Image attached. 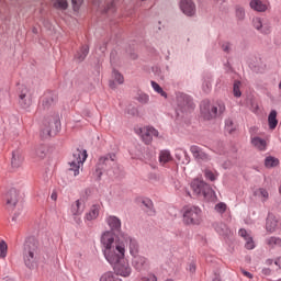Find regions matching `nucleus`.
<instances>
[{"label":"nucleus","instance_id":"45","mask_svg":"<svg viewBox=\"0 0 281 281\" xmlns=\"http://www.w3.org/2000/svg\"><path fill=\"white\" fill-rule=\"evenodd\" d=\"M69 4L67 3V0H56L55 8H58L59 10H67Z\"/></svg>","mask_w":281,"mask_h":281},{"label":"nucleus","instance_id":"64","mask_svg":"<svg viewBox=\"0 0 281 281\" xmlns=\"http://www.w3.org/2000/svg\"><path fill=\"white\" fill-rule=\"evenodd\" d=\"M7 281H12L11 279L7 280Z\"/></svg>","mask_w":281,"mask_h":281},{"label":"nucleus","instance_id":"44","mask_svg":"<svg viewBox=\"0 0 281 281\" xmlns=\"http://www.w3.org/2000/svg\"><path fill=\"white\" fill-rule=\"evenodd\" d=\"M215 212H217V214H225V212H227V204L224 202L217 203L215 205Z\"/></svg>","mask_w":281,"mask_h":281},{"label":"nucleus","instance_id":"49","mask_svg":"<svg viewBox=\"0 0 281 281\" xmlns=\"http://www.w3.org/2000/svg\"><path fill=\"white\" fill-rule=\"evenodd\" d=\"M139 281H157V276L148 274L147 277H143Z\"/></svg>","mask_w":281,"mask_h":281},{"label":"nucleus","instance_id":"57","mask_svg":"<svg viewBox=\"0 0 281 281\" xmlns=\"http://www.w3.org/2000/svg\"><path fill=\"white\" fill-rule=\"evenodd\" d=\"M100 50H101V54H104V52H106V46H101Z\"/></svg>","mask_w":281,"mask_h":281},{"label":"nucleus","instance_id":"21","mask_svg":"<svg viewBox=\"0 0 281 281\" xmlns=\"http://www.w3.org/2000/svg\"><path fill=\"white\" fill-rule=\"evenodd\" d=\"M266 229L267 232H270V234H273V232L278 229V218H276V215L271 213L268 214L266 220Z\"/></svg>","mask_w":281,"mask_h":281},{"label":"nucleus","instance_id":"27","mask_svg":"<svg viewBox=\"0 0 281 281\" xmlns=\"http://www.w3.org/2000/svg\"><path fill=\"white\" fill-rule=\"evenodd\" d=\"M249 5L251 10H255V12H267V4L261 0H251Z\"/></svg>","mask_w":281,"mask_h":281},{"label":"nucleus","instance_id":"14","mask_svg":"<svg viewBox=\"0 0 281 281\" xmlns=\"http://www.w3.org/2000/svg\"><path fill=\"white\" fill-rule=\"evenodd\" d=\"M132 267L135 271H146L150 267V261L142 255H136L132 257Z\"/></svg>","mask_w":281,"mask_h":281},{"label":"nucleus","instance_id":"41","mask_svg":"<svg viewBox=\"0 0 281 281\" xmlns=\"http://www.w3.org/2000/svg\"><path fill=\"white\" fill-rule=\"evenodd\" d=\"M112 76H113L114 80L117 82V85H124V76H122V74H120V71L114 69L112 71Z\"/></svg>","mask_w":281,"mask_h":281},{"label":"nucleus","instance_id":"53","mask_svg":"<svg viewBox=\"0 0 281 281\" xmlns=\"http://www.w3.org/2000/svg\"><path fill=\"white\" fill-rule=\"evenodd\" d=\"M205 87H206V89H207V91H210V89H212V81H204L203 82V89H205Z\"/></svg>","mask_w":281,"mask_h":281},{"label":"nucleus","instance_id":"12","mask_svg":"<svg viewBox=\"0 0 281 281\" xmlns=\"http://www.w3.org/2000/svg\"><path fill=\"white\" fill-rule=\"evenodd\" d=\"M190 151L194 157L195 161H199V164H207V161H212V156L196 145H192L190 147Z\"/></svg>","mask_w":281,"mask_h":281},{"label":"nucleus","instance_id":"39","mask_svg":"<svg viewBox=\"0 0 281 281\" xmlns=\"http://www.w3.org/2000/svg\"><path fill=\"white\" fill-rule=\"evenodd\" d=\"M225 132L228 133L229 135H232V133H234V131H236V126H234V121H232V119H227L225 121Z\"/></svg>","mask_w":281,"mask_h":281},{"label":"nucleus","instance_id":"4","mask_svg":"<svg viewBox=\"0 0 281 281\" xmlns=\"http://www.w3.org/2000/svg\"><path fill=\"white\" fill-rule=\"evenodd\" d=\"M200 113L204 120H216L225 113V103L217 101L212 104L210 100H203L200 104Z\"/></svg>","mask_w":281,"mask_h":281},{"label":"nucleus","instance_id":"61","mask_svg":"<svg viewBox=\"0 0 281 281\" xmlns=\"http://www.w3.org/2000/svg\"><path fill=\"white\" fill-rule=\"evenodd\" d=\"M212 281H221L220 278H214Z\"/></svg>","mask_w":281,"mask_h":281},{"label":"nucleus","instance_id":"58","mask_svg":"<svg viewBox=\"0 0 281 281\" xmlns=\"http://www.w3.org/2000/svg\"><path fill=\"white\" fill-rule=\"evenodd\" d=\"M111 89H115V81H110Z\"/></svg>","mask_w":281,"mask_h":281},{"label":"nucleus","instance_id":"23","mask_svg":"<svg viewBox=\"0 0 281 281\" xmlns=\"http://www.w3.org/2000/svg\"><path fill=\"white\" fill-rule=\"evenodd\" d=\"M213 227L216 232V234H218V236H229L231 231L229 227H227V224L220 222V223H214Z\"/></svg>","mask_w":281,"mask_h":281},{"label":"nucleus","instance_id":"6","mask_svg":"<svg viewBox=\"0 0 281 281\" xmlns=\"http://www.w3.org/2000/svg\"><path fill=\"white\" fill-rule=\"evenodd\" d=\"M87 157H89V155L87 154V149L77 148L72 153V158L68 164L69 171L74 172V177H78V175H80V167L85 165V161H87Z\"/></svg>","mask_w":281,"mask_h":281},{"label":"nucleus","instance_id":"31","mask_svg":"<svg viewBox=\"0 0 281 281\" xmlns=\"http://www.w3.org/2000/svg\"><path fill=\"white\" fill-rule=\"evenodd\" d=\"M265 166L266 168H277V166H280V159L273 156H267L265 159Z\"/></svg>","mask_w":281,"mask_h":281},{"label":"nucleus","instance_id":"17","mask_svg":"<svg viewBox=\"0 0 281 281\" xmlns=\"http://www.w3.org/2000/svg\"><path fill=\"white\" fill-rule=\"evenodd\" d=\"M252 25L260 34H271V24L262 22L260 18H254Z\"/></svg>","mask_w":281,"mask_h":281},{"label":"nucleus","instance_id":"19","mask_svg":"<svg viewBox=\"0 0 281 281\" xmlns=\"http://www.w3.org/2000/svg\"><path fill=\"white\" fill-rule=\"evenodd\" d=\"M100 216V205L99 204H93L89 212L85 214L83 221L85 223L95 221Z\"/></svg>","mask_w":281,"mask_h":281},{"label":"nucleus","instance_id":"28","mask_svg":"<svg viewBox=\"0 0 281 281\" xmlns=\"http://www.w3.org/2000/svg\"><path fill=\"white\" fill-rule=\"evenodd\" d=\"M268 125L271 131L276 130L278 126V111L271 110L270 114L268 115Z\"/></svg>","mask_w":281,"mask_h":281},{"label":"nucleus","instance_id":"25","mask_svg":"<svg viewBox=\"0 0 281 281\" xmlns=\"http://www.w3.org/2000/svg\"><path fill=\"white\" fill-rule=\"evenodd\" d=\"M250 144L258 150H267V140L258 136L250 137Z\"/></svg>","mask_w":281,"mask_h":281},{"label":"nucleus","instance_id":"43","mask_svg":"<svg viewBox=\"0 0 281 281\" xmlns=\"http://www.w3.org/2000/svg\"><path fill=\"white\" fill-rule=\"evenodd\" d=\"M8 256V244L5 240L0 241V258H5Z\"/></svg>","mask_w":281,"mask_h":281},{"label":"nucleus","instance_id":"18","mask_svg":"<svg viewBox=\"0 0 281 281\" xmlns=\"http://www.w3.org/2000/svg\"><path fill=\"white\" fill-rule=\"evenodd\" d=\"M238 235L246 240V249H256V244L254 243V237L247 232V229L241 228L238 231Z\"/></svg>","mask_w":281,"mask_h":281},{"label":"nucleus","instance_id":"1","mask_svg":"<svg viewBox=\"0 0 281 281\" xmlns=\"http://www.w3.org/2000/svg\"><path fill=\"white\" fill-rule=\"evenodd\" d=\"M103 243L104 246H102V254L106 262L111 265L116 277L120 276L121 278H131L133 274V268L128 261L124 260V258H126L124 256V248L119 246L116 247V251L113 250V247H111V243H113L112 238H108L103 240Z\"/></svg>","mask_w":281,"mask_h":281},{"label":"nucleus","instance_id":"2","mask_svg":"<svg viewBox=\"0 0 281 281\" xmlns=\"http://www.w3.org/2000/svg\"><path fill=\"white\" fill-rule=\"evenodd\" d=\"M109 238L112 239L111 247L113 248V251H117V247H122L124 256L126 257V246L128 245L130 256H132V258L139 256V243L127 233L114 235L111 232H103L101 235V245L104 246V241Z\"/></svg>","mask_w":281,"mask_h":281},{"label":"nucleus","instance_id":"38","mask_svg":"<svg viewBox=\"0 0 281 281\" xmlns=\"http://www.w3.org/2000/svg\"><path fill=\"white\" fill-rule=\"evenodd\" d=\"M235 16H236L237 21H245V16H246L245 8L236 7Z\"/></svg>","mask_w":281,"mask_h":281},{"label":"nucleus","instance_id":"11","mask_svg":"<svg viewBox=\"0 0 281 281\" xmlns=\"http://www.w3.org/2000/svg\"><path fill=\"white\" fill-rule=\"evenodd\" d=\"M105 223L108 227H110V231H105V232H111V234H113L114 236H115V232L117 234H125L124 232H122V220H120V217L115 215H108L105 217Z\"/></svg>","mask_w":281,"mask_h":281},{"label":"nucleus","instance_id":"29","mask_svg":"<svg viewBox=\"0 0 281 281\" xmlns=\"http://www.w3.org/2000/svg\"><path fill=\"white\" fill-rule=\"evenodd\" d=\"M87 56H89V46L83 45L78 53L76 54L75 58L76 60H78V63H82V60H85V58H87Z\"/></svg>","mask_w":281,"mask_h":281},{"label":"nucleus","instance_id":"33","mask_svg":"<svg viewBox=\"0 0 281 281\" xmlns=\"http://www.w3.org/2000/svg\"><path fill=\"white\" fill-rule=\"evenodd\" d=\"M150 85L156 93H159V95H161V98L168 99V93L166 91H164V88H161V86H159V83H157V81H150Z\"/></svg>","mask_w":281,"mask_h":281},{"label":"nucleus","instance_id":"62","mask_svg":"<svg viewBox=\"0 0 281 281\" xmlns=\"http://www.w3.org/2000/svg\"><path fill=\"white\" fill-rule=\"evenodd\" d=\"M251 131H256V127H251V128H250V133H251Z\"/></svg>","mask_w":281,"mask_h":281},{"label":"nucleus","instance_id":"54","mask_svg":"<svg viewBox=\"0 0 281 281\" xmlns=\"http://www.w3.org/2000/svg\"><path fill=\"white\" fill-rule=\"evenodd\" d=\"M21 212H23V210L20 209V212L14 213L12 221H19V216H21Z\"/></svg>","mask_w":281,"mask_h":281},{"label":"nucleus","instance_id":"59","mask_svg":"<svg viewBox=\"0 0 281 281\" xmlns=\"http://www.w3.org/2000/svg\"><path fill=\"white\" fill-rule=\"evenodd\" d=\"M3 95H5V92H3V91L0 90V100L3 99Z\"/></svg>","mask_w":281,"mask_h":281},{"label":"nucleus","instance_id":"36","mask_svg":"<svg viewBox=\"0 0 281 281\" xmlns=\"http://www.w3.org/2000/svg\"><path fill=\"white\" fill-rule=\"evenodd\" d=\"M143 205H145V207H147V214L149 216H154L155 214V209H153V200L150 199H144L143 200Z\"/></svg>","mask_w":281,"mask_h":281},{"label":"nucleus","instance_id":"42","mask_svg":"<svg viewBox=\"0 0 281 281\" xmlns=\"http://www.w3.org/2000/svg\"><path fill=\"white\" fill-rule=\"evenodd\" d=\"M205 179H209V181H216L218 178V173H214L212 170L206 169L204 170Z\"/></svg>","mask_w":281,"mask_h":281},{"label":"nucleus","instance_id":"24","mask_svg":"<svg viewBox=\"0 0 281 281\" xmlns=\"http://www.w3.org/2000/svg\"><path fill=\"white\" fill-rule=\"evenodd\" d=\"M58 100V98L52 93L46 94L43 99H42V106L44 110L50 109V106H54V104H56V101Z\"/></svg>","mask_w":281,"mask_h":281},{"label":"nucleus","instance_id":"60","mask_svg":"<svg viewBox=\"0 0 281 281\" xmlns=\"http://www.w3.org/2000/svg\"><path fill=\"white\" fill-rule=\"evenodd\" d=\"M110 60L113 61V53L110 55Z\"/></svg>","mask_w":281,"mask_h":281},{"label":"nucleus","instance_id":"56","mask_svg":"<svg viewBox=\"0 0 281 281\" xmlns=\"http://www.w3.org/2000/svg\"><path fill=\"white\" fill-rule=\"evenodd\" d=\"M262 273H265V276H270V274H271V269L265 268V269L262 270Z\"/></svg>","mask_w":281,"mask_h":281},{"label":"nucleus","instance_id":"10","mask_svg":"<svg viewBox=\"0 0 281 281\" xmlns=\"http://www.w3.org/2000/svg\"><path fill=\"white\" fill-rule=\"evenodd\" d=\"M60 132V117L57 115L53 121L48 123H44V127L42 128V137H53Z\"/></svg>","mask_w":281,"mask_h":281},{"label":"nucleus","instance_id":"32","mask_svg":"<svg viewBox=\"0 0 281 281\" xmlns=\"http://www.w3.org/2000/svg\"><path fill=\"white\" fill-rule=\"evenodd\" d=\"M168 161H172V155H170V150H161L159 154V162L164 166L168 164Z\"/></svg>","mask_w":281,"mask_h":281},{"label":"nucleus","instance_id":"13","mask_svg":"<svg viewBox=\"0 0 281 281\" xmlns=\"http://www.w3.org/2000/svg\"><path fill=\"white\" fill-rule=\"evenodd\" d=\"M137 133L145 144H150V142H153V137H159V131L150 126L139 127Z\"/></svg>","mask_w":281,"mask_h":281},{"label":"nucleus","instance_id":"34","mask_svg":"<svg viewBox=\"0 0 281 281\" xmlns=\"http://www.w3.org/2000/svg\"><path fill=\"white\" fill-rule=\"evenodd\" d=\"M136 100L139 104H148L150 102V95L146 94V92H137Z\"/></svg>","mask_w":281,"mask_h":281},{"label":"nucleus","instance_id":"51","mask_svg":"<svg viewBox=\"0 0 281 281\" xmlns=\"http://www.w3.org/2000/svg\"><path fill=\"white\" fill-rule=\"evenodd\" d=\"M188 271H190V273H194L196 271V265L190 263L188 267Z\"/></svg>","mask_w":281,"mask_h":281},{"label":"nucleus","instance_id":"20","mask_svg":"<svg viewBox=\"0 0 281 281\" xmlns=\"http://www.w3.org/2000/svg\"><path fill=\"white\" fill-rule=\"evenodd\" d=\"M85 201L77 200L75 201V203L71 204L70 213L72 214V216H81V214L85 212Z\"/></svg>","mask_w":281,"mask_h":281},{"label":"nucleus","instance_id":"16","mask_svg":"<svg viewBox=\"0 0 281 281\" xmlns=\"http://www.w3.org/2000/svg\"><path fill=\"white\" fill-rule=\"evenodd\" d=\"M180 10L186 16H195L196 4L192 0H180Z\"/></svg>","mask_w":281,"mask_h":281},{"label":"nucleus","instance_id":"8","mask_svg":"<svg viewBox=\"0 0 281 281\" xmlns=\"http://www.w3.org/2000/svg\"><path fill=\"white\" fill-rule=\"evenodd\" d=\"M115 154H106L99 157L94 171V177H97L99 181L102 179L104 170H109L110 166H113V164H115Z\"/></svg>","mask_w":281,"mask_h":281},{"label":"nucleus","instance_id":"26","mask_svg":"<svg viewBox=\"0 0 281 281\" xmlns=\"http://www.w3.org/2000/svg\"><path fill=\"white\" fill-rule=\"evenodd\" d=\"M23 164V155L19 150L12 151L11 165L12 168H21Z\"/></svg>","mask_w":281,"mask_h":281},{"label":"nucleus","instance_id":"46","mask_svg":"<svg viewBox=\"0 0 281 281\" xmlns=\"http://www.w3.org/2000/svg\"><path fill=\"white\" fill-rule=\"evenodd\" d=\"M35 155L40 159H44V157H45V146L41 145V146L36 147Z\"/></svg>","mask_w":281,"mask_h":281},{"label":"nucleus","instance_id":"40","mask_svg":"<svg viewBox=\"0 0 281 281\" xmlns=\"http://www.w3.org/2000/svg\"><path fill=\"white\" fill-rule=\"evenodd\" d=\"M240 81L235 80L233 85V94L235 98H240L243 95V92L240 91Z\"/></svg>","mask_w":281,"mask_h":281},{"label":"nucleus","instance_id":"30","mask_svg":"<svg viewBox=\"0 0 281 281\" xmlns=\"http://www.w3.org/2000/svg\"><path fill=\"white\" fill-rule=\"evenodd\" d=\"M99 281H122V279L116 277L115 272L108 271L100 277Z\"/></svg>","mask_w":281,"mask_h":281},{"label":"nucleus","instance_id":"5","mask_svg":"<svg viewBox=\"0 0 281 281\" xmlns=\"http://www.w3.org/2000/svg\"><path fill=\"white\" fill-rule=\"evenodd\" d=\"M203 211L196 205H184L182 207V222L184 225H201Z\"/></svg>","mask_w":281,"mask_h":281},{"label":"nucleus","instance_id":"55","mask_svg":"<svg viewBox=\"0 0 281 281\" xmlns=\"http://www.w3.org/2000/svg\"><path fill=\"white\" fill-rule=\"evenodd\" d=\"M50 199L52 201H57L58 200V193H56V191H53L50 194Z\"/></svg>","mask_w":281,"mask_h":281},{"label":"nucleus","instance_id":"15","mask_svg":"<svg viewBox=\"0 0 281 281\" xmlns=\"http://www.w3.org/2000/svg\"><path fill=\"white\" fill-rule=\"evenodd\" d=\"M20 105L22 109H30L32 106V93H30V90L25 86L20 87Z\"/></svg>","mask_w":281,"mask_h":281},{"label":"nucleus","instance_id":"7","mask_svg":"<svg viewBox=\"0 0 281 281\" xmlns=\"http://www.w3.org/2000/svg\"><path fill=\"white\" fill-rule=\"evenodd\" d=\"M176 104H177L176 112L178 115L179 113H190L195 109L192 97L183 92L176 93Z\"/></svg>","mask_w":281,"mask_h":281},{"label":"nucleus","instance_id":"35","mask_svg":"<svg viewBox=\"0 0 281 281\" xmlns=\"http://www.w3.org/2000/svg\"><path fill=\"white\" fill-rule=\"evenodd\" d=\"M267 245H269L272 249L274 247H281V238L280 237H270L266 239Z\"/></svg>","mask_w":281,"mask_h":281},{"label":"nucleus","instance_id":"9","mask_svg":"<svg viewBox=\"0 0 281 281\" xmlns=\"http://www.w3.org/2000/svg\"><path fill=\"white\" fill-rule=\"evenodd\" d=\"M191 188L196 196H204V199H207L214 194V190L211 189L210 184L199 179L191 182Z\"/></svg>","mask_w":281,"mask_h":281},{"label":"nucleus","instance_id":"50","mask_svg":"<svg viewBox=\"0 0 281 281\" xmlns=\"http://www.w3.org/2000/svg\"><path fill=\"white\" fill-rule=\"evenodd\" d=\"M74 10H78L80 8V3H82V0H71Z\"/></svg>","mask_w":281,"mask_h":281},{"label":"nucleus","instance_id":"52","mask_svg":"<svg viewBox=\"0 0 281 281\" xmlns=\"http://www.w3.org/2000/svg\"><path fill=\"white\" fill-rule=\"evenodd\" d=\"M243 276H245L246 278H249V280H251L254 278V274H251V272L247 271V270H241Z\"/></svg>","mask_w":281,"mask_h":281},{"label":"nucleus","instance_id":"48","mask_svg":"<svg viewBox=\"0 0 281 281\" xmlns=\"http://www.w3.org/2000/svg\"><path fill=\"white\" fill-rule=\"evenodd\" d=\"M259 194L262 196L263 201H267V199H269V191H267V189H259Z\"/></svg>","mask_w":281,"mask_h":281},{"label":"nucleus","instance_id":"37","mask_svg":"<svg viewBox=\"0 0 281 281\" xmlns=\"http://www.w3.org/2000/svg\"><path fill=\"white\" fill-rule=\"evenodd\" d=\"M177 159L181 161V164H190V156H188V151L182 150L180 154H176Z\"/></svg>","mask_w":281,"mask_h":281},{"label":"nucleus","instance_id":"3","mask_svg":"<svg viewBox=\"0 0 281 281\" xmlns=\"http://www.w3.org/2000/svg\"><path fill=\"white\" fill-rule=\"evenodd\" d=\"M22 258L27 269H36L41 260V244L38 239L29 237L25 239L22 248Z\"/></svg>","mask_w":281,"mask_h":281},{"label":"nucleus","instance_id":"63","mask_svg":"<svg viewBox=\"0 0 281 281\" xmlns=\"http://www.w3.org/2000/svg\"><path fill=\"white\" fill-rule=\"evenodd\" d=\"M159 77H160L161 79H164V75H159Z\"/></svg>","mask_w":281,"mask_h":281},{"label":"nucleus","instance_id":"47","mask_svg":"<svg viewBox=\"0 0 281 281\" xmlns=\"http://www.w3.org/2000/svg\"><path fill=\"white\" fill-rule=\"evenodd\" d=\"M222 50L225 54H229V52H232V44L229 42H225L224 44H222Z\"/></svg>","mask_w":281,"mask_h":281},{"label":"nucleus","instance_id":"22","mask_svg":"<svg viewBox=\"0 0 281 281\" xmlns=\"http://www.w3.org/2000/svg\"><path fill=\"white\" fill-rule=\"evenodd\" d=\"M16 203H19V191L16 189H11L7 193V205L15 207Z\"/></svg>","mask_w":281,"mask_h":281}]
</instances>
